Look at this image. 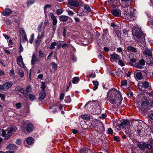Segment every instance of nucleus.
<instances>
[{
  "label": "nucleus",
  "mask_w": 153,
  "mask_h": 153,
  "mask_svg": "<svg viewBox=\"0 0 153 153\" xmlns=\"http://www.w3.org/2000/svg\"><path fill=\"white\" fill-rule=\"evenodd\" d=\"M22 103L21 102H18L15 104L16 108L17 109H19L22 106Z\"/></svg>",
  "instance_id": "51"
},
{
  "label": "nucleus",
  "mask_w": 153,
  "mask_h": 153,
  "mask_svg": "<svg viewBox=\"0 0 153 153\" xmlns=\"http://www.w3.org/2000/svg\"><path fill=\"white\" fill-rule=\"evenodd\" d=\"M34 38V34H32L30 36V39H29V42L31 43L32 44Z\"/></svg>",
  "instance_id": "46"
},
{
  "label": "nucleus",
  "mask_w": 153,
  "mask_h": 153,
  "mask_svg": "<svg viewBox=\"0 0 153 153\" xmlns=\"http://www.w3.org/2000/svg\"><path fill=\"white\" fill-rule=\"evenodd\" d=\"M142 146H143V147L142 148L140 146L139 147L142 150H144L143 147L149 149H151L152 148V146L149 143H144L143 144Z\"/></svg>",
  "instance_id": "22"
},
{
  "label": "nucleus",
  "mask_w": 153,
  "mask_h": 153,
  "mask_svg": "<svg viewBox=\"0 0 153 153\" xmlns=\"http://www.w3.org/2000/svg\"><path fill=\"white\" fill-rule=\"evenodd\" d=\"M63 42V41H59L57 43V46H56L57 48L59 49L60 48L61 46L62 47V42Z\"/></svg>",
  "instance_id": "41"
},
{
  "label": "nucleus",
  "mask_w": 153,
  "mask_h": 153,
  "mask_svg": "<svg viewBox=\"0 0 153 153\" xmlns=\"http://www.w3.org/2000/svg\"><path fill=\"white\" fill-rule=\"evenodd\" d=\"M41 88L44 90L46 88V86L45 83L44 82H42V86H41Z\"/></svg>",
  "instance_id": "56"
},
{
  "label": "nucleus",
  "mask_w": 153,
  "mask_h": 153,
  "mask_svg": "<svg viewBox=\"0 0 153 153\" xmlns=\"http://www.w3.org/2000/svg\"><path fill=\"white\" fill-rule=\"evenodd\" d=\"M149 104V101L147 100H143L141 104V105L142 107L148 105Z\"/></svg>",
  "instance_id": "32"
},
{
  "label": "nucleus",
  "mask_w": 153,
  "mask_h": 153,
  "mask_svg": "<svg viewBox=\"0 0 153 153\" xmlns=\"http://www.w3.org/2000/svg\"><path fill=\"white\" fill-rule=\"evenodd\" d=\"M26 141L28 144H31L34 143L33 139L32 137H29L27 139Z\"/></svg>",
  "instance_id": "26"
},
{
  "label": "nucleus",
  "mask_w": 153,
  "mask_h": 153,
  "mask_svg": "<svg viewBox=\"0 0 153 153\" xmlns=\"http://www.w3.org/2000/svg\"><path fill=\"white\" fill-rule=\"evenodd\" d=\"M34 126L32 123H29L27 124L26 126V130L28 132H31Z\"/></svg>",
  "instance_id": "20"
},
{
  "label": "nucleus",
  "mask_w": 153,
  "mask_h": 153,
  "mask_svg": "<svg viewBox=\"0 0 153 153\" xmlns=\"http://www.w3.org/2000/svg\"><path fill=\"white\" fill-rule=\"evenodd\" d=\"M63 11L62 9H58L56 11V13L58 15L61 14L63 13Z\"/></svg>",
  "instance_id": "48"
},
{
  "label": "nucleus",
  "mask_w": 153,
  "mask_h": 153,
  "mask_svg": "<svg viewBox=\"0 0 153 153\" xmlns=\"http://www.w3.org/2000/svg\"><path fill=\"white\" fill-rule=\"evenodd\" d=\"M14 74V70L13 69H12L10 71V73L9 75L10 76H12Z\"/></svg>",
  "instance_id": "62"
},
{
  "label": "nucleus",
  "mask_w": 153,
  "mask_h": 153,
  "mask_svg": "<svg viewBox=\"0 0 153 153\" xmlns=\"http://www.w3.org/2000/svg\"><path fill=\"white\" fill-rule=\"evenodd\" d=\"M116 74L118 76L123 78L126 76V73L124 70L122 71L118 69L116 71Z\"/></svg>",
  "instance_id": "11"
},
{
  "label": "nucleus",
  "mask_w": 153,
  "mask_h": 153,
  "mask_svg": "<svg viewBox=\"0 0 153 153\" xmlns=\"http://www.w3.org/2000/svg\"><path fill=\"white\" fill-rule=\"evenodd\" d=\"M67 12H68V15L70 16H72L74 14V13H73V12L71 11L68 10V11Z\"/></svg>",
  "instance_id": "64"
},
{
  "label": "nucleus",
  "mask_w": 153,
  "mask_h": 153,
  "mask_svg": "<svg viewBox=\"0 0 153 153\" xmlns=\"http://www.w3.org/2000/svg\"><path fill=\"white\" fill-rule=\"evenodd\" d=\"M17 63L22 68H24V64L23 61V59L21 55L19 56L17 59Z\"/></svg>",
  "instance_id": "15"
},
{
  "label": "nucleus",
  "mask_w": 153,
  "mask_h": 153,
  "mask_svg": "<svg viewBox=\"0 0 153 153\" xmlns=\"http://www.w3.org/2000/svg\"><path fill=\"white\" fill-rule=\"evenodd\" d=\"M7 148L10 150H15L17 149V148L14 144H10L7 147Z\"/></svg>",
  "instance_id": "27"
},
{
  "label": "nucleus",
  "mask_w": 153,
  "mask_h": 153,
  "mask_svg": "<svg viewBox=\"0 0 153 153\" xmlns=\"http://www.w3.org/2000/svg\"><path fill=\"white\" fill-rule=\"evenodd\" d=\"M81 3V0H71L68 2V5L75 7H78Z\"/></svg>",
  "instance_id": "5"
},
{
  "label": "nucleus",
  "mask_w": 153,
  "mask_h": 153,
  "mask_svg": "<svg viewBox=\"0 0 153 153\" xmlns=\"http://www.w3.org/2000/svg\"><path fill=\"white\" fill-rule=\"evenodd\" d=\"M15 130V128L13 127H9L5 130L4 129L2 130L1 135L2 136L4 137L6 139H8L9 137L11 135L12 132Z\"/></svg>",
  "instance_id": "4"
},
{
  "label": "nucleus",
  "mask_w": 153,
  "mask_h": 153,
  "mask_svg": "<svg viewBox=\"0 0 153 153\" xmlns=\"http://www.w3.org/2000/svg\"><path fill=\"white\" fill-rule=\"evenodd\" d=\"M127 49L128 51L132 52L133 53H136L137 51L136 48L131 46H128L127 48Z\"/></svg>",
  "instance_id": "25"
},
{
  "label": "nucleus",
  "mask_w": 153,
  "mask_h": 153,
  "mask_svg": "<svg viewBox=\"0 0 153 153\" xmlns=\"http://www.w3.org/2000/svg\"><path fill=\"white\" fill-rule=\"evenodd\" d=\"M118 64L122 66H124L125 65L123 61L120 59L118 60Z\"/></svg>",
  "instance_id": "50"
},
{
  "label": "nucleus",
  "mask_w": 153,
  "mask_h": 153,
  "mask_svg": "<svg viewBox=\"0 0 153 153\" xmlns=\"http://www.w3.org/2000/svg\"><path fill=\"white\" fill-rule=\"evenodd\" d=\"M127 81L126 80L122 81L121 82V86H125L127 85Z\"/></svg>",
  "instance_id": "43"
},
{
  "label": "nucleus",
  "mask_w": 153,
  "mask_h": 153,
  "mask_svg": "<svg viewBox=\"0 0 153 153\" xmlns=\"http://www.w3.org/2000/svg\"><path fill=\"white\" fill-rule=\"evenodd\" d=\"M5 95L0 93V98H1V99L2 101H4L5 99Z\"/></svg>",
  "instance_id": "53"
},
{
  "label": "nucleus",
  "mask_w": 153,
  "mask_h": 153,
  "mask_svg": "<svg viewBox=\"0 0 153 153\" xmlns=\"http://www.w3.org/2000/svg\"><path fill=\"white\" fill-rule=\"evenodd\" d=\"M19 74L20 77H23L24 75V72L22 70H19Z\"/></svg>",
  "instance_id": "49"
},
{
  "label": "nucleus",
  "mask_w": 153,
  "mask_h": 153,
  "mask_svg": "<svg viewBox=\"0 0 153 153\" xmlns=\"http://www.w3.org/2000/svg\"><path fill=\"white\" fill-rule=\"evenodd\" d=\"M49 16L51 17L53 20V25H56L57 22V21L56 17L52 13H50L49 14Z\"/></svg>",
  "instance_id": "18"
},
{
  "label": "nucleus",
  "mask_w": 153,
  "mask_h": 153,
  "mask_svg": "<svg viewBox=\"0 0 153 153\" xmlns=\"http://www.w3.org/2000/svg\"><path fill=\"white\" fill-rule=\"evenodd\" d=\"M79 78L78 77H75L73 78L72 82L75 84L78 82L79 80Z\"/></svg>",
  "instance_id": "44"
},
{
  "label": "nucleus",
  "mask_w": 153,
  "mask_h": 153,
  "mask_svg": "<svg viewBox=\"0 0 153 153\" xmlns=\"http://www.w3.org/2000/svg\"><path fill=\"white\" fill-rule=\"evenodd\" d=\"M43 24V22H41L38 26V32H41L42 31V27Z\"/></svg>",
  "instance_id": "40"
},
{
  "label": "nucleus",
  "mask_w": 153,
  "mask_h": 153,
  "mask_svg": "<svg viewBox=\"0 0 153 153\" xmlns=\"http://www.w3.org/2000/svg\"><path fill=\"white\" fill-rule=\"evenodd\" d=\"M88 151L87 149L84 148L80 150L79 153H87Z\"/></svg>",
  "instance_id": "45"
},
{
  "label": "nucleus",
  "mask_w": 153,
  "mask_h": 153,
  "mask_svg": "<svg viewBox=\"0 0 153 153\" xmlns=\"http://www.w3.org/2000/svg\"><path fill=\"white\" fill-rule=\"evenodd\" d=\"M57 45V43L56 42H52L50 47L49 48L50 49H53L55 48V47Z\"/></svg>",
  "instance_id": "36"
},
{
  "label": "nucleus",
  "mask_w": 153,
  "mask_h": 153,
  "mask_svg": "<svg viewBox=\"0 0 153 153\" xmlns=\"http://www.w3.org/2000/svg\"><path fill=\"white\" fill-rule=\"evenodd\" d=\"M98 126L96 128V129H95L96 131H97V132H101L103 131L104 130V126L103 125L102 123V125L101 126Z\"/></svg>",
  "instance_id": "23"
},
{
  "label": "nucleus",
  "mask_w": 153,
  "mask_h": 153,
  "mask_svg": "<svg viewBox=\"0 0 153 153\" xmlns=\"http://www.w3.org/2000/svg\"><path fill=\"white\" fill-rule=\"evenodd\" d=\"M51 65L52 66V67L54 69H56L57 68V64L54 63L53 62L51 63Z\"/></svg>",
  "instance_id": "54"
},
{
  "label": "nucleus",
  "mask_w": 153,
  "mask_h": 153,
  "mask_svg": "<svg viewBox=\"0 0 153 153\" xmlns=\"http://www.w3.org/2000/svg\"><path fill=\"white\" fill-rule=\"evenodd\" d=\"M132 34L134 39L137 42H140L142 39L143 33L141 29L139 28L137 26H135L132 31ZM143 39V38H142Z\"/></svg>",
  "instance_id": "3"
},
{
  "label": "nucleus",
  "mask_w": 153,
  "mask_h": 153,
  "mask_svg": "<svg viewBox=\"0 0 153 153\" xmlns=\"http://www.w3.org/2000/svg\"><path fill=\"white\" fill-rule=\"evenodd\" d=\"M135 76L138 80H141L143 77L142 73L140 72H137L135 74Z\"/></svg>",
  "instance_id": "24"
},
{
  "label": "nucleus",
  "mask_w": 153,
  "mask_h": 153,
  "mask_svg": "<svg viewBox=\"0 0 153 153\" xmlns=\"http://www.w3.org/2000/svg\"><path fill=\"white\" fill-rule=\"evenodd\" d=\"M65 96V94L64 93H62L60 94V97H59V99L60 100H62L64 98Z\"/></svg>",
  "instance_id": "60"
},
{
  "label": "nucleus",
  "mask_w": 153,
  "mask_h": 153,
  "mask_svg": "<svg viewBox=\"0 0 153 153\" xmlns=\"http://www.w3.org/2000/svg\"><path fill=\"white\" fill-rule=\"evenodd\" d=\"M65 101L66 103H69L71 102V99L70 96H68L65 97Z\"/></svg>",
  "instance_id": "38"
},
{
  "label": "nucleus",
  "mask_w": 153,
  "mask_h": 153,
  "mask_svg": "<svg viewBox=\"0 0 153 153\" xmlns=\"http://www.w3.org/2000/svg\"><path fill=\"white\" fill-rule=\"evenodd\" d=\"M37 61L38 60H37L36 59L35 53H33L32 57V59L31 61V64H34L35 62Z\"/></svg>",
  "instance_id": "31"
},
{
  "label": "nucleus",
  "mask_w": 153,
  "mask_h": 153,
  "mask_svg": "<svg viewBox=\"0 0 153 153\" xmlns=\"http://www.w3.org/2000/svg\"><path fill=\"white\" fill-rule=\"evenodd\" d=\"M114 140L116 141H120V138L118 136H115L114 137Z\"/></svg>",
  "instance_id": "61"
},
{
  "label": "nucleus",
  "mask_w": 153,
  "mask_h": 153,
  "mask_svg": "<svg viewBox=\"0 0 153 153\" xmlns=\"http://www.w3.org/2000/svg\"><path fill=\"white\" fill-rule=\"evenodd\" d=\"M152 51L150 49L147 48H143V54L148 56H150L152 55Z\"/></svg>",
  "instance_id": "13"
},
{
  "label": "nucleus",
  "mask_w": 153,
  "mask_h": 153,
  "mask_svg": "<svg viewBox=\"0 0 153 153\" xmlns=\"http://www.w3.org/2000/svg\"><path fill=\"white\" fill-rule=\"evenodd\" d=\"M145 65V62L144 60L143 59H141L135 64L134 67L140 69H142L143 68V66Z\"/></svg>",
  "instance_id": "6"
},
{
  "label": "nucleus",
  "mask_w": 153,
  "mask_h": 153,
  "mask_svg": "<svg viewBox=\"0 0 153 153\" xmlns=\"http://www.w3.org/2000/svg\"><path fill=\"white\" fill-rule=\"evenodd\" d=\"M38 35L37 37V39H40L43 38L45 36V32L43 31L42 32H38Z\"/></svg>",
  "instance_id": "30"
},
{
  "label": "nucleus",
  "mask_w": 153,
  "mask_h": 153,
  "mask_svg": "<svg viewBox=\"0 0 153 153\" xmlns=\"http://www.w3.org/2000/svg\"><path fill=\"white\" fill-rule=\"evenodd\" d=\"M121 57L117 54L115 53L110 55V60L111 62H117L120 59Z\"/></svg>",
  "instance_id": "7"
},
{
  "label": "nucleus",
  "mask_w": 153,
  "mask_h": 153,
  "mask_svg": "<svg viewBox=\"0 0 153 153\" xmlns=\"http://www.w3.org/2000/svg\"><path fill=\"white\" fill-rule=\"evenodd\" d=\"M69 47V45L66 43H64L62 45V48L63 49H65V48H68Z\"/></svg>",
  "instance_id": "55"
},
{
  "label": "nucleus",
  "mask_w": 153,
  "mask_h": 153,
  "mask_svg": "<svg viewBox=\"0 0 153 153\" xmlns=\"http://www.w3.org/2000/svg\"><path fill=\"white\" fill-rule=\"evenodd\" d=\"M13 85L11 82H7L3 84V91H7L9 88H10Z\"/></svg>",
  "instance_id": "8"
},
{
  "label": "nucleus",
  "mask_w": 153,
  "mask_h": 153,
  "mask_svg": "<svg viewBox=\"0 0 153 153\" xmlns=\"http://www.w3.org/2000/svg\"><path fill=\"white\" fill-rule=\"evenodd\" d=\"M123 3L122 7L123 8L124 7H127L130 4V0H121Z\"/></svg>",
  "instance_id": "16"
},
{
  "label": "nucleus",
  "mask_w": 153,
  "mask_h": 153,
  "mask_svg": "<svg viewBox=\"0 0 153 153\" xmlns=\"http://www.w3.org/2000/svg\"><path fill=\"white\" fill-rule=\"evenodd\" d=\"M29 98L30 100L31 101H32L33 100H35L36 97L35 95L32 94H30L29 95Z\"/></svg>",
  "instance_id": "37"
},
{
  "label": "nucleus",
  "mask_w": 153,
  "mask_h": 153,
  "mask_svg": "<svg viewBox=\"0 0 153 153\" xmlns=\"http://www.w3.org/2000/svg\"><path fill=\"white\" fill-rule=\"evenodd\" d=\"M81 117L83 119L85 120H88L90 119V116L86 114L81 115Z\"/></svg>",
  "instance_id": "33"
},
{
  "label": "nucleus",
  "mask_w": 153,
  "mask_h": 153,
  "mask_svg": "<svg viewBox=\"0 0 153 153\" xmlns=\"http://www.w3.org/2000/svg\"><path fill=\"white\" fill-rule=\"evenodd\" d=\"M92 123L93 126L94 128L95 129H96V128L98 126H101L102 125V123L100 120L97 119H94Z\"/></svg>",
  "instance_id": "10"
},
{
  "label": "nucleus",
  "mask_w": 153,
  "mask_h": 153,
  "mask_svg": "<svg viewBox=\"0 0 153 153\" xmlns=\"http://www.w3.org/2000/svg\"><path fill=\"white\" fill-rule=\"evenodd\" d=\"M16 91H19L21 93H22L24 96L26 98H27L28 97V94L27 93L25 92V91L23 89V88L20 86H17L15 88Z\"/></svg>",
  "instance_id": "9"
},
{
  "label": "nucleus",
  "mask_w": 153,
  "mask_h": 153,
  "mask_svg": "<svg viewBox=\"0 0 153 153\" xmlns=\"http://www.w3.org/2000/svg\"><path fill=\"white\" fill-rule=\"evenodd\" d=\"M101 103L100 102H98V105H97V109H96V111H95L96 112V113L97 114L100 113L101 112Z\"/></svg>",
  "instance_id": "29"
},
{
  "label": "nucleus",
  "mask_w": 153,
  "mask_h": 153,
  "mask_svg": "<svg viewBox=\"0 0 153 153\" xmlns=\"http://www.w3.org/2000/svg\"><path fill=\"white\" fill-rule=\"evenodd\" d=\"M127 7H124L123 8V18L127 21H131L134 20L136 18L135 14L133 12L130 11L129 12Z\"/></svg>",
  "instance_id": "2"
},
{
  "label": "nucleus",
  "mask_w": 153,
  "mask_h": 153,
  "mask_svg": "<svg viewBox=\"0 0 153 153\" xmlns=\"http://www.w3.org/2000/svg\"><path fill=\"white\" fill-rule=\"evenodd\" d=\"M59 19L60 21L63 22H66L68 20L69 22H71L72 21V20L71 18L65 15L60 16Z\"/></svg>",
  "instance_id": "12"
},
{
  "label": "nucleus",
  "mask_w": 153,
  "mask_h": 153,
  "mask_svg": "<svg viewBox=\"0 0 153 153\" xmlns=\"http://www.w3.org/2000/svg\"><path fill=\"white\" fill-rule=\"evenodd\" d=\"M35 0H28L27 2V4L28 6H29L33 4L35 2Z\"/></svg>",
  "instance_id": "39"
},
{
  "label": "nucleus",
  "mask_w": 153,
  "mask_h": 153,
  "mask_svg": "<svg viewBox=\"0 0 153 153\" xmlns=\"http://www.w3.org/2000/svg\"><path fill=\"white\" fill-rule=\"evenodd\" d=\"M108 134H111L113 133V131L111 128H109L108 129Z\"/></svg>",
  "instance_id": "63"
},
{
  "label": "nucleus",
  "mask_w": 153,
  "mask_h": 153,
  "mask_svg": "<svg viewBox=\"0 0 153 153\" xmlns=\"http://www.w3.org/2000/svg\"><path fill=\"white\" fill-rule=\"evenodd\" d=\"M26 91V93H30L32 92V88L30 85H28L27 86Z\"/></svg>",
  "instance_id": "34"
},
{
  "label": "nucleus",
  "mask_w": 153,
  "mask_h": 153,
  "mask_svg": "<svg viewBox=\"0 0 153 153\" xmlns=\"http://www.w3.org/2000/svg\"><path fill=\"white\" fill-rule=\"evenodd\" d=\"M12 12V11L10 9L7 8L3 11L2 14L4 16H8Z\"/></svg>",
  "instance_id": "17"
},
{
  "label": "nucleus",
  "mask_w": 153,
  "mask_h": 153,
  "mask_svg": "<svg viewBox=\"0 0 153 153\" xmlns=\"http://www.w3.org/2000/svg\"><path fill=\"white\" fill-rule=\"evenodd\" d=\"M90 77L92 78H94L96 76V74L94 71H92V73L90 74Z\"/></svg>",
  "instance_id": "59"
},
{
  "label": "nucleus",
  "mask_w": 153,
  "mask_h": 153,
  "mask_svg": "<svg viewBox=\"0 0 153 153\" xmlns=\"http://www.w3.org/2000/svg\"><path fill=\"white\" fill-rule=\"evenodd\" d=\"M46 96V94L44 90L42 91L39 94V100H43L44 99Z\"/></svg>",
  "instance_id": "21"
},
{
  "label": "nucleus",
  "mask_w": 153,
  "mask_h": 153,
  "mask_svg": "<svg viewBox=\"0 0 153 153\" xmlns=\"http://www.w3.org/2000/svg\"><path fill=\"white\" fill-rule=\"evenodd\" d=\"M111 13L114 16L118 17L121 15V12L120 10H117L115 9H112L111 11Z\"/></svg>",
  "instance_id": "14"
},
{
  "label": "nucleus",
  "mask_w": 153,
  "mask_h": 153,
  "mask_svg": "<svg viewBox=\"0 0 153 153\" xmlns=\"http://www.w3.org/2000/svg\"><path fill=\"white\" fill-rule=\"evenodd\" d=\"M20 32L22 36L26 35L25 32L23 28L20 29Z\"/></svg>",
  "instance_id": "42"
},
{
  "label": "nucleus",
  "mask_w": 153,
  "mask_h": 153,
  "mask_svg": "<svg viewBox=\"0 0 153 153\" xmlns=\"http://www.w3.org/2000/svg\"><path fill=\"white\" fill-rule=\"evenodd\" d=\"M142 86L145 88H148L149 87L150 88V84L148 82H144L142 83Z\"/></svg>",
  "instance_id": "28"
},
{
  "label": "nucleus",
  "mask_w": 153,
  "mask_h": 153,
  "mask_svg": "<svg viewBox=\"0 0 153 153\" xmlns=\"http://www.w3.org/2000/svg\"><path fill=\"white\" fill-rule=\"evenodd\" d=\"M84 8L88 12H90L91 10V9L88 5H84Z\"/></svg>",
  "instance_id": "47"
},
{
  "label": "nucleus",
  "mask_w": 153,
  "mask_h": 153,
  "mask_svg": "<svg viewBox=\"0 0 153 153\" xmlns=\"http://www.w3.org/2000/svg\"><path fill=\"white\" fill-rule=\"evenodd\" d=\"M51 7V5L50 4H47L46 5L44 8V9L45 10H45H47V9L48 8H50Z\"/></svg>",
  "instance_id": "57"
},
{
  "label": "nucleus",
  "mask_w": 153,
  "mask_h": 153,
  "mask_svg": "<svg viewBox=\"0 0 153 153\" xmlns=\"http://www.w3.org/2000/svg\"><path fill=\"white\" fill-rule=\"evenodd\" d=\"M108 100L111 104H116L120 107L122 100L121 95L119 91L114 88L111 89L108 92Z\"/></svg>",
  "instance_id": "1"
},
{
  "label": "nucleus",
  "mask_w": 153,
  "mask_h": 153,
  "mask_svg": "<svg viewBox=\"0 0 153 153\" xmlns=\"http://www.w3.org/2000/svg\"><path fill=\"white\" fill-rule=\"evenodd\" d=\"M97 101H90L87 103L86 105H94V103H97Z\"/></svg>",
  "instance_id": "52"
},
{
  "label": "nucleus",
  "mask_w": 153,
  "mask_h": 153,
  "mask_svg": "<svg viewBox=\"0 0 153 153\" xmlns=\"http://www.w3.org/2000/svg\"><path fill=\"white\" fill-rule=\"evenodd\" d=\"M136 59L134 58H132L130 59L129 64L131 65H133L136 62Z\"/></svg>",
  "instance_id": "35"
},
{
  "label": "nucleus",
  "mask_w": 153,
  "mask_h": 153,
  "mask_svg": "<svg viewBox=\"0 0 153 153\" xmlns=\"http://www.w3.org/2000/svg\"><path fill=\"white\" fill-rule=\"evenodd\" d=\"M147 59V64L148 65H153V58L152 57V55L150 56H148L146 58Z\"/></svg>",
  "instance_id": "19"
},
{
  "label": "nucleus",
  "mask_w": 153,
  "mask_h": 153,
  "mask_svg": "<svg viewBox=\"0 0 153 153\" xmlns=\"http://www.w3.org/2000/svg\"><path fill=\"white\" fill-rule=\"evenodd\" d=\"M22 36V37L23 40L24 41H27V43H28V40L27 38L26 35H24L23 36Z\"/></svg>",
  "instance_id": "58"
}]
</instances>
